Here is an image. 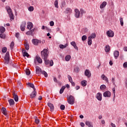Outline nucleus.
I'll return each mask as SVG.
<instances>
[{
	"label": "nucleus",
	"mask_w": 127,
	"mask_h": 127,
	"mask_svg": "<svg viewBox=\"0 0 127 127\" xmlns=\"http://www.w3.org/2000/svg\"><path fill=\"white\" fill-rule=\"evenodd\" d=\"M41 55L42 59H47V58H48V56H49L48 50L44 49L41 52Z\"/></svg>",
	"instance_id": "nucleus-1"
},
{
	"label": "nucleus",
	"mask_w": 127,
	"mask_h": 127,
	"mask_svg": "<svg viewBox=\"0 0 127 127\" xmlns=\"http://www.w3.org/2000/svg\"><path fill=\"white\" fill-rule=\"evenodd\" d=\"M6 10H7L8 14H9L10 19H14V17L13 16V13H12V11L11 8L9 6H6L5 7Z\"/></svg>",
	"instance_id": "nucleus-2"
},
{
	"label": "nucleus",
	"mask_w": 127,
	"mask_h": 127,
	"mask_svg": "<svg viewBox=\"0 0 127 127\" xmlns=\"http://www.w3.org/2000/svg\"><path fill=\"white\" fill-rule=\"evenodd\" d=\"M67 103L69 105H74L75 103V98L72 95H70L69 97L67 98Z\"/></svg>",
	"instance_id": "nucleus-3"
},
{
	"label": "nucleus",
	"mask_w": 127,
	"mask_h": 127,
	"mask_svg": "<svg viewBox=\"0 0 127 127\" xmlns=\"http://www.w3.org/2000/svg\"><path fill=\"white\" fill-rule=\"evenodd\" d=\"M4 59L5 64H8V63H9V52H6L4 56Z\"/></svg>",
	"instance_id": "nucleus-4"
},
{
	"label": "nucleus",
	"mask_w": 127,
	"mask_h": 127,
	"mask_svg": "<svg viewBox=\"0 0 127 127\" xmlns=\"http://www.w3.org/2000/svg\"><path fill=\"white\" fill-rule=\"evenodd\" d=\"M44 61L45 62V64L46 65H49L50 64V66H52L54 64V63L53 62V60H51V61L47 59H44Z\"/></svg>",
	"instance_id": "nucleus-5"
},
{
	"label": "nucleus",
	"mask_w": 127,
	"mask_h": 127,
	"mask_svg": "<svg viewBox=\"0 0 127 127\" xmlns=\"http://www.w3.org/2000/svg\"><path fill=\"white\" fill-rule=\"evenodd\" d=\"M106 34L108 37H114L115 33L112 30H110L106 32Z\"/></svg>",
	"instance_id": "nucleus-6"
},
{
	"label": "nucleus",
	"mask_w": 127,
	"mask_h": 127,
	"mask_svg": "<svg viewBox=\"0 0 127 127\" xmlns=\"http://www.w3.org/2000/svg\"><path fill=\"white\" fill-rule=\"evenodd\" d=\"M25 26H26V22L23 21L20 26V29L21 31H24V30H25Z\"/></svg>",
	"instance_id": "nucleus-7"
},
{
	"label": "nucleus",
	"mask_w": 127,
	"mask_h": 127,
	"mask_svg": "<svg viewBox=\"0 0 127 127\" xmlns=\"http://www.w3.org/2000/svg\"><path fill=\"white\" fill-rule=\"evenodd\" d=\"M33 44L34 45H38V43H41V41L36 39H33L32 41Z\"/></svg>",
	"instance_id": "nucleus-8"
},
{
	"label": "nucleus",
	"mask_w": 127,
	"mask_h": 127,
	"mask_svg": "<svg viewBox=\"0 0 127 127\" xmlns=\"http://www.w3.org/2000/svg\"><path fill=\"white\" fill-rule=\"evenodd\" d=\"M103 96L105 98H110V97H111V92H110L109 91H105L103 93Z\"/></svg>",
	"instance_id": "nucleus-9"
},
{
	"label": "nucleus",
	"mask_w": 127,
	"mask_h": 127,
	"mask_svg": "<svg viewBox=\"0 0 127 127\" xmlns=\"http://www.w3.org/2000/svg\"><path fill=\"white\" fill-rule=\"evenodd\" d=\"M42 70L39 67V66H36V72L37 75H41V72Z\"/></svg>",
	"instance_id": "nucleus-10"
},
{
	"label": "nucleus",
	"mask_w": 127,
	"mask_h": 127,
	"mask_svg": "<svg viewBox=\"0 0 127 127\" xmlns=\"http://www.w3.org/2000/svg\"><path fill=\"white\" fill-rule=\"evenodd\" d=\"M36 89H34L33 91L30 94V97L31 99H33V98H35L36 96Z\"/></svg>",
	"instance_id": "nucleus-11"
},
{
	"label": "nucleus",
	"mask_w": 127,
	"mask_h": 127,
	"mask_svg": "<svg viewBox=\"0 0 127 127\" xmlns=\"http://www.w3.org/2000/svg\"><path fill=\"white\" fill-rule=\"evenodd\" d=\"M22 52L23 54V56L24 57H27L28 58L29 57V54H28V53H27V52H26V50H24V49H22Z\"/></svg>",
	"instance_id": "nucleus-12"
},
{
	"label": "nucleus",
	"mask_w": 127,
	"mask_h": 127,
	"mask_svg": "<svg viewBox=\"0 0 127 127\" xmlns=\"http://www.w3.org/2000/svg\"><path fill=\"white\" fill-rule=\"evenodd\" d=\"M70 44L71 45H72V46L74 47V49H76V50L78 51V47H77V45L76 44V42H75L74 41H72L70 43Z\"/></svg>",
	"instance_id": "nucleus-13"
},
{
	"label": "nucleus",
	"mask_w": 127,
	"mask_h": 127,
	"mask_svg": "<svg viewBox=\"0 0 127 127\" xmlns=\"http://www.w3.org/2000/svg\"><path fill=\"white\" fill-rule=\"evenodd\" d=\"M75 17H76V18H79V17L80 16V11H79L78 9H75Z\"/></svg>",
	"instance_id": "nucleus-14"
},
{
	"label": "nucleus",
	"mask_w": 127,
	"mask_h": 127,
	"mask_svg": "<svg viewBox=\"0 0 127 127\" xmlns=\"http://www.w3.org/2000/svg\"><path fill=\"white\" fill-rule=\"evenodd\" d=\"M96 99L98 100V101H102V94L100 92H98L96 94Z\"/></svg>",
	"instance_id": "nucleus-15"
},
{
	"label": "nucleus",
	"mask_w": 127,
	"mask_h": 127,
	"mask_svg": "<svg viewBox=\"0 0 127 127\" xmlns=\"http://www.w3.org/2000/svg\"><path fill=\"white\" fill-rule=\"evenodd\" d=\"M48 106L49 107L51 112H53V111H54V105H53L51 103H48Z\"/></svg>",
	"instance_id": "nucleus-16"
},
{
	"label": "nucleus",
	"mask_w": 127,
	"mask_h": 127,
	"mask_svg": "<svg viewBox=\"0 0 127 127\" xmlns=\"http://www.w3.org/2000/svg\"><path fill=\"white\" fill-rule=\"evenodd\" d=\"M1 112H2V114L4 115V116H7V112H6V109L4 107H2L1 109Z\"/></svg>",
	"instance_id": "nucleus-17"
},
{
	"label": "nucleus",
	"mask_w": 127,
	"mask_h": 127,
	"mask_svg": "<svg viewBox=\"0 0 127 127\" xmlns=\"http://www.w3.org/2000/svg\"><path fill=\"white\" fill-rule=\"evenodd\" d=\"M84 74L85 76L88 77V78H90V77H91V72H90L88 69L85 70Z\"/></svg>",
	"instance_id": "nucleus-18"
},
{
	"label": "nucleus",
	"mask_w": 127,
	"mask_h": 127,
	"mask_svg": "<svg viewBox=\"0 0 127 127\" xmlns=\"http://www.w3.org/2000/svg\"><path fill=\"white\" fill-rule=\"evenodd\" d=\"M27 29H31L32 27H33V24H32L31 22H29L27 23Z\"/></svg>",
	"instance_id": "nucleus-19"
},
{
	"label": "nucleus",
	"mask_w": 127,
	"mask_h": 127,
	"mask_svg": "<svg viewBox=\"0 0 127 127\" xmlns=\"http://www.w3.org/2000/svg\"><path fill=\"white\" fill-rule=\"evenodd\" d=\"M120 55V52L118 51H115L114 53V56L115 59H118V57H119Z\"/></svg>",
	"instance_id": "nucleus-20"
},
{
	"label": "nucleus",
	"mask_w": 127,
	"mask_h": 127,
	"mask_svg": "<svg viewBox=\"0 0 127 127\" xmlns=\"http://www.w3.org/2000/svg\"><path fill=\"white\" fill-rule=\"evenodd\" d=\"M36 60L38 63H40V64H42V59H41V58H40V57H39V56H36Z\"/></svg>",
	"instance_id": "nucleus-21"
},
{
	"label": "nucleus",
	"mask_w": 127,
	"mask_h": 127,
	"mask_svg": "<svg viewBox=\"0 0 127 127\" xmlns=\"http://www.w3.org/2000/svg\"><path fill=\"white\" fill-rule=\"evenodd\" d=\"M85 125L88 127H93V123L90 121H86L85 122Z\"/></svg>",
	"instance_id": "nucleus-22"
},
{
	"label": "nucleus",
	"mask_w": 127,
	"mask_h": 127,
	"mask_svg": "<svg viewBox=\"0 0 127 127\" xmlns=\"http://www.w3.org/2000/svg\"><path fill=\"white\" fill-rule=\"evenodd\" d=\"M101 78L103 79V80H104V81H106L107 83L109 82V79L108 77H107V76H106V75H105V74H102L101 75Z\"/></svg>",
	"instance_id": "nucleus-23"
},
{
	"label": "nucleus",
	"mask_w": 127,
	"mask_h": 127,
	"mask_svg": "<svg viewBox=\"0 0 127 127\" xmlns=\"http://www.w3.org/2000/svg\"><path fill=\"white\" fill-rule=\"evenodd\" d=\"M13 96L15 102H18V96L15 94V93H13Z\"/></svg>",
	"instance_id": "nucleus-24"
},
{
	"label": "nucleus",
	"mask_w": 127,
	"mask_h": 127,
	"mask_svg": "<svg viewBox=\"0 0 127 127\" xmlns=\"http://www.w3.org/2000/svg\"><path fill=\"white\" fill-rule=\"evenodd\" d=\"M107 3L106 1H103L100 5V8H104V7H105L106 5H107Z\"/></svg>",
	"instance_id": "nucleus-25"
},
{
	"label": "nucleus",
	"mask_w": 127,
	"mask_h": 127,
	"mask_svg": "<svg viewBox=\"0 0 127 127\" xmlns=\"http://www.w3.org/2000/svg\"><path fill=\"white\" fill-rule=\"evenodd\" d=\"M111 49L110 48V46L109 45H107L105 48V52H110V50Z\"/></svg>",
	"instance_id": "nucleus-26"
},
{
	"label": "nucleus",
	"mask_w": 127,
	"mask_h": 127,
	"mask_svg": "<svg viewBox=\"0 0 127 127\" xmlns=\"http://www.w3.org/2000/svg\"><path fill=\"white\" fill-rule=\"evenodd\" d=\"M5 32V28L3 26L0 27V33H4Z\"/></svg>",
	"instance_id": "nucleus-27"
},
{
	"label": "nucleus",
	"mask_w": 127,
	"mask_h": 127,
	"mask_svg": "<svg viewBox=\"0 0 127 127\" xmlns=\"http://www.w3.org/2000/svg\"><path fill=\"white\" fill-rule=\"evenodd\" d=\"M27 86H29V87H30V88H32V89H33V90H34V89H35V87H34V84H33V83L29 82V83H27Z\"/></svg>",
	"instance_id": "nucleus-28"
},
{
	"label": "nucleus",
	"mask_w": 127,
	"mask_h": 127,
	"mask_svg": "<svg viewBox=\"0 0 127 127\" xmlns=\"http://www.w3.org/2000/svg\"><path fill=\"white\" fill-rule=\"evenodd\" d=\"M81 85L82 87H85L87 86V81L86 80H83L81 82Z\"/></svg>",
	"instance_id": "nucleus-29"
},
{
	"label": "nucleus",
	"mask_w": 127,
	"mask_h": 127,
	"mask_svg": "<svg viewBox=\"0 0 127 127\" xmlns=\"http://www.w3.org/2000/svg\"><path fill=\"white\" fill-rule=\"evenodd\" d=\"M65 89H66V86H62L60 90V94H63V92H64V90H65Z\"/></svg>",
	"instance_id": "nucleus-30"
},
{
	"label": "nucleus",
	"mask_w": 127,
	"mask_h": 127,
	"mask_svg": "<svg viewBox=\"0 0 127 127\" xmlns=\"http://www.w3.org/2000/svg\"><path fill=\"white\" fill-rule=\"evenodd\" d=\"M70 12H72V9L70 8H67L64 11V13H70Z\"/></svg>",
	"instance_id": "nucleus-31"
},
{
	"label": "nucleus",
	"mask_w": 127,
	"mask_h": 127,
	"mask_svg": "<svg viewBox=\"0 0 127 127\" xmlns=\"http://www.w3.org/2000/svg\"><path fill=\"white\" fill-rule=\"evenodd\" d=\"M41 74H42V75H44L46 78H47V77H48V74H47V72H46V71L44 70H43V71L42 70Z\"/></svg>",
	"instance_id": "nucleus-32"
},
{
	"label": "nucleus",
	"mask_w": 127,
	"mask_h": 127,
	"mask_svg": "<svg viewBox=\"0 0 127 127\" xmlns=\"http://www.w3.org/2000/svg\"><path fill=\"white\" fill-rule=\"evenodd\" d=\"M67 46H68V45L67 44H66L65 45L62 44L60 45V48H61V49H64V48H66Z\"/></svg>",
	"instance_id": "nucleus-33"
},
{
	"label": "nucleus",
	"mask_w": 127,
	"mask_h": 127,
	"mask_svg": "<svg viewBox=\"0 0 127 127\" xmlns=\"http://www.w3.org/2000/svg\"><path fill=\"white\" fill-rule=\"evenodd\" d=\"M87 43L89 46H91V45H92V39H91L90 37H88Z\"/></svg>",
	"instance_id": "nucleus-34"
},
{
	"label": "nucleus",
	"mask_w": 127,
	"mask_h": 127,
	"mask_svg": "<svg viewBox=\"0 0 127 127\" xmlns=\"http://www.w3.org/2000/svg\"><path fill=\"white\" fill-rule=\"evenodd\" d=\"M112 91L113 92V94H114L113 100L114 101L115 100V98H116V87L113 88Z\"/></svg>",
	"instance_id": "nucleus-35"
},
{
	"label": "nucleus",
	"mask_w": 127,
	"mask_h": 127,
	"mask_svg": "<svg viewBox=\"0 0 127 127\" xmlns=\"http://www.w3.org/2000/svg\"><path fill=\"white\" fill-rule=\"evenodd\" d=\"M10 106H12L14 104V100L13 99H10L8 100Z\"/></svg>",
	"instance_id": "nucleus-36"
},
{
	"label": "nucleus",
	"mask_w": 127,
	"mask_h": 127,
	"mask_svg": "<svg viewBox=\"0 0 127 127\" xmlns=\"http://www.w3.org/2000/svg\"><path fill=\"white\" fill-rule=\"evenodd\" d=\"M25 48L26 50H29V45L26 43L24 44Z\"/></svg>",
	"instance_id": "nucleus-37"
},
{
	"label": "nucleus",
	"mask_w": 127,
	"mask_h": 127,
	"mask_svg": "<svg viewBox=\"0 0 127 127\" xmlns=\"http://www.w3.org/2000/svg\"><path fill=\"white\" fill-rule=\"evenodd\" d=\"M88 37H90L91 39L96 38V34L95 33H92L90 36H89Z\"/></svg>",
	"instance_id": "nucleus-38"
},
{
	"label": "nucleus",
	"mask_w": 127,
	"mask_h": 127,
	"mask_svg": "<svg viewBox=\"0 0 127 127\" xmlns=\"http://www.w3.org/2000/svg\"><path fill=\"white\" fill-rule=\"evenodd\" d=\"M54 5L55 7H56L57 8H58L59 7V6H58V0H55Z\"/></svg>",
	"instance_id": "nucleus-39"
},
{
	"label": "nucleus",
	"mask_w": 127,
	"mask_h": 127,
	"mask_svg": "<svg viewBox=\"0 0 127 127\" xmlns=\"http://www.w3.org/2000/svg\"><path fill=\"white\" fill-rule=\"evenodd\" d=\"M65 61H69L71 59V56L70 55H67L65 58Z\"/></svg>",
	"instance_id": "nucleus-40"
},
{
	"label": "nucleus",
	"mask_w": 127,
	"mask_h": 127,
	"mask_svg": "<svg viewBox=\"0 0 127 127\" xmlns=\"http://www.w3.org/2000/svg\"><path fill=\"white\" fill-rule=\"evenodd\" d=\"M0 37L2 39H4L5 38V34H4L3 33H1L0 34Z\"/></svg>",
	"instance_id": "nucleus-41"
},
{
	"label": "nucleus",
	"mask_w": 127,
	"mask_h": 127,
	"mask_svg": "<svg viewBox=\"0 0 127 127\" xmlns=\"http://www.w3.org/2000/svg\"><path fill=\"white\" fill-rule=\"evenodd\" d=\"M120 21L121 23V26H124V19H123V18H120Z\"/></svg>",
	"instance_id": "nucleus-42"
},
{
	"label": "nucleus",
	"mask_w": 127,
	"mask_h": 127,
	"mask_svg": "<svg viewBox=\"0 0 127 127\" xmlns=\"http://www.w3.org/2000/svg\"><path fill=\"white\" fill-rule=\"evenodd\" d=\"M100 88V90H106V88H107V87L105 85L103 84L101 85Z\"/></svg>",
	"instance_id": "nucleus-43"
},
{
	"label": "nucleus",
	"mask_w": 127,
	"mask_h": 127,
	"mask_svg": "<svg viewBox=\"0 0 127 127\" xmlns=\"http://www.w3.org/2000/svg\"><path fill=\"white\" fill-rule=\"evenodd\" d=\"M28 10L29 11H33V10H34V8L33 7V6H30L28 8Z\"/></svg>",
	"instance_id": "nucleus-44"
},
{
	"label": "nucleus",
	"mask_w": 127,
	"mask_h": 127,
	"mask_svg": "<svg viewBox=\"0 0 127 127\" xmlns=\"http://www.w3.org/2000/svg\"><path fill=\"white\" fill-rule=\"evenodd\" d=\"M25 72L26 75H30V70H29V69H26L25 70Z\"/></svg>",
	"instance_id": "nucleus-45"
},
{
	"label": "nucleus",
	"mask_w": 127,
	"mask_h": 127,
	"mask_svg": "<svg viewBox=\"0 0 127 127\" xmlns=\"http://www.w3.org/2000/svg\"><path fill=\"white\" fill-rule=\"evenodd\" d=\"M13 46H14V42H11L10 45V49H13Z\"/></svg>",
	"instance_id": "nucleus-46"
},
{
	"label": "nucleus",
	"mask_w": 127,
	"mask_h": 127,
	"mask_svg": "<svg viewBox=\"0 0 127 127\" xmlns=\"http://www.w3.org/2000/svg\"><path fill=\"white\" fill-rule=\"evenodd\" d=\"M81 39L82 41H85L87 39V36L86 35L82 36Z\"/></svg>",
	"instance_id": "nucleus-47"
},
{
	"label": "nucleus",
	"mask_w": 127,
	"mask_h": 127,
	"mask_svg": "<svg viewBox=\"0 0 127 127\" xmlns=\"http://www.w3.org/2000/svg\"><path fill=\"white\" fill-rule=\"evenodd\" d=\"M6 50H7V49L6 48V47H3L2 49V53H5V52H6Z\"/></svg>",
	"instance_id": "nucleus-48"
},
{
	"label": "nucleus",
	"mask_w": 127,
	"mask_h": 127,
	"mask_svg": "<svg viewBox=\"0 0 127 127\" xmlns=\"http://www.w3.org/2000/svg\"><path fill=\"white\" fill-rule=\"evenodd\" d=\"M67 77L70 83H71V82H73V79H72V77H71V76L68 75Z\"/></svg>",
	"instance_id": "nucleus-49"
},
{
	"label": "nucleus",
	"mask_w": 127,
	"mask_h": 127,
	"mask_svg": "<svg viewBox=\"0 0 127 127\" xmlns=\"http://www.w3.org/2000/svg\"><path fill=\"white\" fill-rule=\"evenodd\" d=\"M60 109L61 110H62V111H64V110H65V105H61Z\"/></svg>",
	"instance_id": "nucleus-50"
},
{
	"label": "nucleus",
	"mask_w": 127,
	"mask_h": 127,
	"mask_svg": "<svg viewBox=\"0 0 127 127\" xmlns=\"http://www.w3.org/2000/svg\"><path fill=\"white\" fill-rule=\"evenodd\" d=\"M80 11L81 15H83V14L85 13V12H85L84 9H83L82 8L80 9Z\"/></svg>",
	"instance_id": "nucleus-51"
},
{
	"label": "nucleus",
	"mask_w": 127,
	"mask_h": 127,
	"mask_svg": "<svg viewBox=\"0 0 127 127\" xmlns=\"http://www.w3.org/2000/svg\"><path fill=\"white\" fill-rule=\"evenodd\" d=\"M65 5H66V2L65 1L62 2V6H61L62 8L63 7H65Z\"/></svg>",
	"instance_id": "nucleus-52"
},
{
	"label": "nucleus",
	"mask_w": 127,
	"mask_h": 127,
	"mask_svg": "<svg viewBox=\"0 0 127 127\" xmlns=\"http://www.w3.org/2000/svg\"><path fill=\"white\" fill-rule=\"evenodd\" d=\"M35 122L36 124V125H38L39 123H40V121H39V119H36L35 120Z\"/></svg>",
	"instance_id": "nucleus-53"
},
{
	"label": "nucleus",
	"mask_w": 127,
	"mask_h": 127,
	"mask_svg": "<svg viewBox=\"0 0 127 127\" xmlns=\"http://www.w3.org/2000/svg\"><path fill=\"white\" fill-rule=\"evenodd\" d=\"M10 65H11V66H12V67H13L14 68H15V67H16V64H15L13 62L10 63Z\"/></svg>",
	"instance_id": "nucleus-54"
},
{
	"label": "nucleus",
	"mask_w": 127,
	"mask_h": 127,
	"mask_svg": "<svg viewBox=\"0 0 127 127\" xmlns=\"http://www.w3.org/2000/svg\"><path fill=\"white\" fill-rule=\"evenodd\" d=\"M26 34H27V35H33V34H32L31 31H27V32H26Z\"/></svg>",
	"instance_id": "nucleus-55"
},
{
	"label": "nucleus",
	"mask_w": 127,
	"mask_h": 127,
	"mask_svg": "<svg viewBox=\"0 0 127 127\" xmlns=\"http://www.w3.org/2000/svg\"><path fill=\"white\" fill-rule=\"evenodd\" d=\"M50 26H54V22L53 21H51L50 22Z\"/></svg>",
	"instance_id": "nucleus-56"
},
{
	"label": "nucleus",
	"mask_w": 127,
	"mask_h": 127,
	"mask_svg": "<svg viewBox=\"0 0 127 127\" xmlns=\"http://www.w3.org/2000/svg\"><path fill=\"white\" fill-rule=\"evenodd\" d=\"M123 67L124 68H127V62L124 63Z\"/></svg>",
	"instance_id": "nucleus-57"
},
{
	"label": "nucleus",
	"mask_w": 127,
	"mask_h": 127,
	"mask_svg": "<svg viewBox=\"0 0 127 127\" xmlns=\"http://www.w3.org/2000/svg\"><path fill=\"white\" fill-rule=\"evenodd\" d=\"M15 36L16 38L18 39L19 38V33H16Z\"/></svg>",
	"instance_id": "nucleus-58"
},
{
	"label": "nucleus",
	"mask_w": 127,
	"mask_h": 127,
	"mask_svg": "<svg viewBox=\"0 0 127 127\" xmlns=\"http://www.w3.org/2000/svg\"><path fill=\"white\" fill-rule=\"evenodd\" d=\"M80 126H81L82 127H85V124H84L83 122H81L80 123Z\"/></svg>",
	"instance_id": "nucleus-59"
},
{
	"label": "nucleus",
	"mask_w": 127,
	"mask_h": 127,
	"mask_svg": "<svg viewBox=\"0 0 127 127\" xmlns=\"http://www.w3.org/2000/svg\"><path fill=\"white\" fill-rule=\"evenodd\" d=\"M112 83H113L114 85H115V78L114 77L112 78Z\"/></svg>",
	"instance_id": "nucleus-60"
},
{
	"label": "nucleus",
	"mask_w": 127,
	"mask_h": 127,
	"mask_svg": "<svg viewBox=\"0 0 127 127\" xmlns=\"http://www.w3.org/2000/svg\"><path fill=\"white\" fill-rule=\"evenodd\" d=\"M54 82H55L56 83H58V81L57 80V78L56 77H54Z\"/></svg>",
	"instance_id": "nucleus-61"
},
{
	"label": "nucleus",
	"mask_w": 127,
	"mask_h": 127,
	"mask_svg": "<svg viewBox=\"0 0 127 127\" xmlns=\"http://www.w3.org/2000/svg\"><path fill=\"white\" fill-rule=\"evenodd\" d=\"M111 126L112 127H116V125H115L114 123H111Z\"/></svg>",
	"instance_id": "nucleus-62"
},
{
	"label": "nucleus",
	"mask_w": 127,
	"mask_h": 127,
	"mask_svg": "<svg viewBox=\"0 0 127 127\" xmlns=\"http://www.w3.org/2000/svg\"><path fill=\"white\" fill-rule=\"evenodd\" d=\"M75 89L76 90H79V89H80V87L78 85L75 86Z\"/></svg>",
	"instance_id": "nucleus-63"
},
{
	"label": "nucleus",
	"mask_w": 127,
	"mask_h": 127,
	"mask_svg": "<svg viewBox=\"0 0 127 127\" xmlns=\"http://www.w3.org/2000/svg\"><path fill=\"white\" fill-rule=\"evenodd\" d=\"M124 51H127V47H125L124 48Z\"/></svg>",
	"instance_id": "nucleus-64"
}]
</instances>
